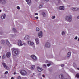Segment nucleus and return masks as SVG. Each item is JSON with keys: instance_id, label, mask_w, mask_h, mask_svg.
Returning <instances> with one entry per match:
<instances>
[{"instance_id": "nucleus-1", "label": "nucleus", "mask_w": 79, "mask_h": 79, "mask_svg": "<svg viewBox=\"0 0 79 79\" xmlns=\"http://www.w3.org/2000/svg\"><path fill=\"white\" fill-rule=\"evenodd\" d=\"M12 51L13 55L14 56H15L18 54V50L17 49L13 48L12 49Z\"/></svg>"}, {"instance_id": "nucleus-2", "label": "nucleus", "mask_w": 79, "mask_h": 79, "mask_svg": "<svg viewBox=\"0 0 79 79\" xmlns=\"http://www.w3.org/2000/svg\"><path fill=\"white\" fill-rule=\"evenodd\" d=\"M20 73L23 76H25L27 74L26 71L24 70H22L20 71Z\"/></svg>"}, {"instance_id": "nucleus-3", "label": "nucleus", "mask_w": 79, "mask_h": 79, "mask_svg": "<svg viewBox=\"0 0 79 79\" xmlns=\"http://www.w3.org/2000/svg\"><path fill=\"white\" fill-rule=\"evenodd\" d=\"M65 19L67 20V21L70 22L71 21V16L68 17L67 16L66 17Z\"/></svg>"}, {"instance_id": "nucleus-4", "label": "nucleus", "mask_w": 79, "mask_h": 79, "mask_svg": "<svg viewBox=\"0 0 79 79\" xmlns=\"http://www.w3.org/2000/svg\"><path fill=\"white\" fill-rule=\"evenodd\" d=\"M2 64L3 65L4 67L6 68V69H9V67H8L6 65V63H2Z\"/></svg>"}, {"instance_id": "nucleus-5", "label": "nucleus", "mask_w": 79, "mask_h": 79, "mask_svg": "<svg viewBox=\"0 0 79 79\" xmlns=\"http://www.w3.org/2000/svg\"><path fill=\"white\" fill-rule=\"evenodd\" d=\"M22 43V42L21 40H19L18 42V45H19V46H22L23 44Z\"/></svg>"}, {"instance_id": "nucleus-6", "label": "nucleus", "mask_w": 79, "mask_h": 79, "mask_svg": "<svg viewBox=\"0 0 79 79\" xmlns=\"http://www.w3.org/2000/svg\"><path fill=\"white\" fill-rule=\"evenodd\" d=\"M31 58H32L33 60H37V57L36 56L34 55H32L31 56Z\"/></svg>"}, {"instance_id": "nucleus-7", "label": "nucleus", "mask_w": 79, "mask_h": 79, "mask_svg": "<svg viewBox=\"0 0 79 79\" xmlns=\"http://www.w3.org/2000/svg\"><path fill=\"white\" fill-rule=\"evenodd\" d=\"M71 10L73 11H77V10H79V8H71Z\"/></svg>"}, {"instance_id": "nucleus-8", "label": "nucleus", "mask_w": 79, "mask_h": 79, "mask_svg": "<svg viewBox=\"0 0 79 79\" xmlns=\"http://www.w3.org/2000/svg\"><path fill=\"white\" fill-rule=\"evenodd\" d=\"M38 36L39 38H40L42 37V32L41 31L38 34Z\"/></svg>"}, {"instance_id": "nucleus-9", "label": "nucleus", "mask_w": 79, "mask_h": 79, "mask_svg": "<svg viewBox=\"0 0 79 79\" xmlns=\"http://www.w3.org/2000/svg\"><path fill=\"white\" fill-rule=\"evenodd\" d=\"M46 47H50V44L48 42H47L45 45Z\"/></svg>"}, {"instance_id": "nucleus-10", "label": "nucleus", "mask_w": 79, "mask_h": 79, "mask_svg": "<svg viewBox=\"0 0 79 79\" xmlns=\"http://www.w3.org/2000/svg\"><path fill=\"white\" fill-rule=\"evenodd\" d=\"M6 56L7 58H9V57H10L11 56V53H10V52H8L6 54Z\"/></svg>"}, {"instance_id": "nucleus-11", "label": "nucleus", "mask_w": 79, "mask_h": 79, "mask_svg": "<svg viewBox=\"0 0 79 79\" xmlns=\"http://www.w3.org/2000/svg\"><path fill=\"white\" fill-rule=\"evenodd\" d=\"M0 2L2 4H5L6 2H5V0H0Z\"/></svg>"}, {"instance_id": "nucleus-12", "label": "nucleus", "mask_w": 79, "mask_h": 79, "mask_svg": "<svg viewBox=\"0 0 79 79\" xmlns=\"http://www.w3.org/2000/svg\"><path fill=\"white\" fill-rule=\"evenodd\" d=\"M59 9L60 10H64V6H60L59 7Z\"/></svg>"}, {"instance_id": "nucleus-13", "label": "nucleus", "mask_w": 79, "mask_h": 79, "mask_svg": "<svg viewBox=\"0 0 79 79\" xmlns=\"http://www.w3.org/2000/svg\"><path fill=\"white\" fill-rule=\"evenodd\" d=\"M37 69H38V71H39V72H40L42 71V69L40 68L39 67H37Z\"/></svg>"}, {"instance_id": "nucleus-14", "label": "nucleus", "mask_w": 79, "mask_h": 79, "mask_svg": "<svg viewBox=\"0 0 79 79\" xmlns=\"http://www.w3.org/2000/svg\"><path fill=\"white\" fill-rule=\"evenodd\" d=\"M71 52H69L67 54V57H69L70 56H71Z\"/></svg>"}, {"instance_id": "nucleus-15", "label": "nucleus", "mask_w": 79, "mask_h": 79, "mask_svg": "<svg viewBox=\"0 0 79 79\" xmlns=\"http://www.w3.org/2000/svg\"><path fill=\"white\" fill-rule=\"evenodd\" d=\"M6 16V15L5 14L4 15H2L1 16V18H2V19H5V16Z\"/></svg>"}, {"instance_id": "nucleus-16", "label": "nucleus", "mask_w": 79, "mask_h": 79, "mask_svg": "<svg viewBox=\"0 0 79 79\" xmlns=\"http://www.w3.org/2000/svg\"><path fill=\"white\" fill-rule=\"evenodd\" d=\"M35 41L36 42V43L37 44H39V39L38 38H36L35 39Z\"/></svg>"}, {"instance_id": "nucleus-17", "label": "nucleus", "mask_w": 79, "mask_h": 79, "mask_svg": "<svg viewBox=\"0 0 79 79\" xmlns=\"http://www.w3.org/2000/svg\"><path fill=\"white\" fill-rule=\"evenodd\" d=\"M31 0H26V1L28 4H29V3H31Z\"/></svg>"}, {"instance_id": "nucleus-18", "label": "nucleus", "mask_w": 79, "mask_h": 79, "mask_svg": "<svg viewBox=\"0 0 79 79\" xmlns=\"http://www.w3.org/2000/svg\"><path fill=\"white\" fill-rule=\"evenodd\" d=\"M24 39L26 40H27V39H29V36H28V35L26 36L24 38Z\"/></svg>"}, {"instance_id": "nucleus-19", "label": "nucleus", "mask_w": 79, "mask_h": 79, "mask_svg": "<svg viewBox=\"0 0 79 79\" xmlns=\"http://www.w3.org/2000/svg\"><path fill=\"white\" fill-rule=\"evenodd\" d=\"M35 68V65H32L31 68V70H33V69H34V68Z\"/></svg>"}, {"instance_id": "nucleus-20", "label": "nucleus", "mask_w": 79, "mask_h": 79, "mask_svg": "<svg viewBox=\"0 0 79 79\" xmlns=\"http://www.w3.org/2000/svg\"><path fill=\"white\" fill-rule=\"evenodd\" d=\"M76 77H77V78H79V74H77L76 75Z\"/></svg>"}, {"instance_id": "nucleus-21", "label": "nucleus", "mask_w": 79, "mask_h": 79, "mask_svg": "<svg viewBox=\"0 0 79 79\" xmlns=\"http://www.w3.org/2000/svg\"><path fill=\"white\" fill-rule=\"evenodd\" d=\"M1 43L2 44H3L5 43V41L3 40H2L1 41Z\"/></svg>"}, {"instance_id": "nucleus-22", "label": "nucleus", "mask_w": 79, "mask_h": 79, "mask_svg": "<svg viewBox=\"0 0 79 79\" xmlns=\"http://www.w3.org/2000/svg\"><path fill=\"white\" fill-rule=\"evenodd\" d=\"M73 65L74 66V67H76V63L74 62L73 64Z\"/></svg>"}, {"instance_id": "nucleus-23", "label": "nucleus", "mask_w": 79, "mask_h": 79, "mask_svg": "<svg viewBox=\"0 0 79 79\" xmlns=\"http://www.w3.org/2000/svg\"><path fill=\"white\" fill-rule=\"evenodd\" d=\"M6 43L7 45L10 44V42H9L8 40H6Z\"/></svg>"}, {"instance_id": "nucleus-24", "label": "nucleus", "mask_w": 79, "mask_h": 79, "mask_svg": "<svg viewBox=\"0 0 79 79\" xmlns=\"http://www.w3.org/2000/svg\"><path fill=\"white\" fill-rule=\"evenodd\" d=\"M12 30L13 31H14V32H16V30L15 29V28H13L12 29Z\"/></svg>"}, {"instance_id": "nucleus-25", "label": "nucleus", "mask_w": 79, "mask_h": 79, "mask_svg": "<svg viewBox=\"0 0 79 79\" xmlns=\"http://www.w3.org/2000/svg\"><path fill=\"white\" fill-rule=\"evenodd\" d=\"M6 57V56H5V55H3L2 56V59H5V58Z\"/></svg>"}, {"instance_id": "nucleus-26", "label": "nucleus", "mask_w": 79, "mask_h": 79, "mask_svg": "<svg viewBox=\"0 0 79 79\" xmlns=\"http://www.w3.org/2000/svg\"><path fill=\"white\" fill-rule=\"evenodd\" d=\"M42 15H43V16H44V17L45 16V15H46L45 13L44 12L43 13Z\"/></svg>"}, {"instance_id": "nucleus-27", "label": "nucleus", "mask_w": 79, "mask_h": 79, "mask_svg": "<svg viewBox=\"0 0 79 79\" xmlns=\"http://www.w3.org/2000/svg\"><path fill=\"white\" fill-rule=\"evenodd\" d=\"M17 79H21V77L20 76H18Z\"/></svg>"}, {"instance_id": "nucleus-28", "label": "nucleus", "mask_w": 79, "mask_h": 79, "mask_svg": "<svg viewBox=\"0 0 79 79\" xmlns=\"http://www.w3.org/2000/svg\"><path fill=\"white\" fill-rule=\"evenodd\" d=\"M62 35H64L65 34V32L64 31H63L62 33Z\"/></svg>"}, {"instance_id": "nucleus-29", "label": "nucleus", "mask_w": 79, "mask_h": 79, "mask_svg": "<svg viewBox=\"0 0 79 79\" xmlns=\"http://www.w3.org/2000/svg\"><path fill=\"white\" fill-rule=\"evenodd\" d=\"M42 5H40V6H39V8H42Z\"/></svg>"}, {"instance_id": "nucleus-30", "label": "nucleus", "mask_w": 79, "mask_h": 79, "mask_svg": "<svg viewBox=\"0 0 79 79\" xmlns=\"http://www.w3.org/2000/svg\"><path fill=\"white\" fill-rule=\"evenodd\" d=\"M28 44H29V45H31V42L30 41H29L28 42Z\"/></svg>"}, {"instance_id": "nucleus-31", "label": "nucleus", "mask_w": 79, "mask_h": 79, "mask_svg": "<svg viewBox=\"0 0 79 79\" xmlns=\"http://www.w3.org/2000/svg\"><path fill=\"white\" fill-rule=\"evenodd\" d=\"M36 30L37 31H39V28H36Z\"/></svg>"}, {"instance_id": "nucleus-32", "label": "nucleus", "mask_w": 79, "mask_h": 79, "mask_svg": "<svg viewBox=\"0 0 79 79\" xmlns=\"http://www.w3.org/2000/svg\"><path fill=\"white\" fill-rule=\"evenodd\" d=\"M34 45V43L31 42V44H30V45Z\"/></svg>"}, {"instance_id": "nucleus-33", "label": "nucleus", "mask_w": 79, "mask_h": 79, "mask_svg": "<svg viewBox=\"0 0 79 79\" xmlns=\"http://www.w3.org/2000/svg\"><path fill=\"white\" fill-rule=\"evenodd\" d=\"M17 9H18V10H19V9H20V7H19V6H18L17 7Z\"/></svg>"}, {"instance_id": "nucleus-34", "label": "nucleus", "mask_w": 79, "mask_h": 79, "mask_svg": "<svg viewBox=\"0 0 79 79\" xmlns=\"http://www.w3.org/2000/svg\"><path fill=\"white\" fill-rule=\"evenodd\" d=\"M50 65H51V64H47V66H48V67H49V66H50Z\"/></svg>"}, {"instance_id": "nucleus-35", "label": "nucleus", "mask_w": 79, "mask_h": 79, "mask_svg": "<svg viewBox=\"0 0 79 79\" xmlns=\"http://www.w3.org/2000/svg\"><path fill=\"white\" fill-rule=\"evenodd\" d=\"M8 71H6V72H5V74H8Z\"/></svg>"}, {"instance_id": "nucleus-36", "label": "nucleus", "mask_w": 79, "mask_h": 79, "mask_svg": "<svg viewBox=\"0 0 79 79\" xmlns=\"http://www.w3.org/2000/svg\"><path fill=\"white\" fill-rule=\"evenodd\" d=\"M43 67H44V68H45V67H46V65L45 64H44L43 65Z\"/></svg>"}, {"instance_id": "nucleus-37", "label": "nucleus", "mask_w": 79, "mask_h": 79, "mask_svg": "<svg viewBox=\"0 0 79 79\" xmlns=\"http://www.w3.org/2000/svg\"><path fill=\"white\" fill-rule=\"evenodd\" d=\"M54 18H55V16H53L52 17V19H54Z\"/></svg>"}, {"instance_id": "nucleus-38", "label": "nucleus", "mask_w": 79, "mask_h": 79, "mask_svg": "<svg viewBox=\"0 0 79 79\" xmlns=\"http://www.w3.org/2000/svg\"><path fill=\"white\" fill-rule=\"evenodd\" d=\"M77 36H76L75 38V40H77Z\"/></svg>"}, {"instance_id": "nucleus-39", "label": "nucleus", "mask_w": 79, "mask_h": 79, "mask_svg": "<svg viewBox=\"0 0 79 79\" xmlns=\"http://www.w3.org/2000/svg\"><path fill=\"white\" fill-rule=\"evenodd\" d=\"M35 15H38V13H35Z\"/></svg>"}, {"instance_id": "nucleus-40", "label": "nucleus", "mask_w": 79, "mask_h": 79, "mask_svg": "<svg viewBox=\"0 0 79 79\" xmlns=\"http://www.w3.org/2000/svg\"><path fill=\"white\" fill-rule=\"evenodd\" d=\"M42 76L43 77H45V75H43Z\"/></svg>"}, {"instance_id": "nucleus-41", "label": "nucleus", "mask_w": 79, "mask_h": 79, "mask_svg": "<svg viewBox=\"0 0 79 79\" xmlns=\"http://www.w3.org/2000/svg\"><path fill=\"white\" fill-rule=\"evenodd\" d=\"M64 66V64H62L61 65V66L62 67H63V66Z\"/></svg>"}, {"instance_id": "nucleus-42", "label": "nucleus", "mask_w": 79, "mask_h": 79, "mask_svg": "<svg viewBox=\"0 0 79 79\" xmlns=\"http://www.w3.org/2000/svg\"><path fill=\"white\" fill-rule=\"evenodd\" d=\"M35 18L36 19H39V17H35Z\"/></svg>"}, {"instance_id": "nucleus-43", "label": "nucleus", "mask_w": 79, "mask_h": 79, "mask_svg": "<svg viewBox=\"0 0 79 79\" xmlns=\"http://www.w3.org/2000/svg\"><path fill=\"white\" fill-rule=\"evenodd\" d=\"M14 75H15V74H16V72H15L14 73Z\"/></svg>"}, {"instance_id": "nucleus-44", "label": "nucleus", "mask_w": 79, "mask_h": 79, "mask_svg": "<svg viewBox=\"0 0 79 79\" xmlns=\"http://www.w3.org/2000/svg\"><path fill=\"white\" fill-rule=\"evenodd\" d=\"M45 1H46V2H48V1H49V0H44Z\"/></svg>"}, {"instance_id": "nucleus-45", "label": "nucleus", "mask_w": 79, "mask_h": 79, "mask_svg": "<svg viewBox=\"0 0 79 79\" xmlns=\"http://www.w3.org/2000/svg\"><path fill=\"white\" fill-rule=\"evenodd\" d=\"M11 79H14V78H13V77H12L11 78Z\"/></svg>"}, {"instance_id": "nucleus-46", "label": "nucleus", "mask_w": 79, "mask_h": 79, "mask_svg": "<svg viewBox=\"0 0 79 79\" xmlns=\"http://www.w3.org/2000/svg\"><path fill=\"white\" fill-rule=\"evenodd\" d=\"M23 44V45H26V44L25 43H24Z\"/></svg>"}, {"instance_id": "nucleus-47", "label": "nucleus", "mask_w": 79, "mask_h": 79, "mask_svg": "<svg viewBox=\"0 0 79 79\" xmlns=\"http://www.w3.org/2000/svg\"><path fill=\"white\" fill-rule=\"evenodd\" d=\"M77 18L79 19V16L77 17Z\"/></svg>"}, {"instance_id": "nucleus-48", "label": "nucleus", "mask_w": 79, "mask_h": 79, "mask_svg": "<svg viewBox=\"0 0 79 79\" xmlns=\"http://www.w3.org/2000/svg\"><path fill=\"white\" fill-rule=\"evenodd\" d=\"M77 69L78 70H79V68H77Z\"/></svg>"}, {"instance_id": "nucleus-49", "label": "nucleus", "mask_w": 79, "mask_h": 79, "mask_svg": "<svg viewBox=\"0 0 79 79\" xmlns=\"http://www.w3.org/2000/svg\"><path fill=\"white\" fill-rule=\"evenodd\" d=\"M58 0V1H59V2H60V0Z\"/></svg>"}, {"instance_id": "nucleus-50", "label": "nucleus", "mask_w": 79, "mask_h": 79, "mask_svg": "<svg viewBox=\"0 0 79 79\" xmlns=\"http://www.w3.org/2000/svg\"><path fill=\"white\" fill-rule=\"evenodd\" d=\"M2 11V10H0V12H1Z\"/></svg>"}, {"instance_id": "nucleus-51", "label": "nucleus", "mask_w": 79, "mask_h": 79, "mask_svg": "<svg viewBox=\"0 0 79 79\" xmlns=\"http://www.w3.org/2000/svg\"><path fill=\"white\" fill-rule=\"evenodd\" d=\"M78 41H79V38L78 39Z\"/></svg>"}, {"instance_id": "nucleus-52", "label": "nucleus", "mask_w": 79, "mask_h": 79, "mask_svg": "<svg viewBox=\"0 0 79 79\" xmlns=\"http://www.w3.org/2000/svg\"><path fill=\"white\" fill-rule=\"evenodd\" d=\"M1 58V56H0V58Z\"/></svg>"}, {"instance_id": "nucleus-53", "label": "nucleus", "mask_w": 79, "mask_h": 79, "mask_svg": "<svg viewBox=\"0 0 79 79\" xmlns=\"http://www.w3.org/2000/svg\"><path fill=\"white\" fill-rule=\"evenodd\" d=\"M33 75H34V73H33Z\"/></svg>"}, {"instance_id": "nucleus-54", "label": "nucleus", "mask_w": 79, "mask_h": 79, "mask_svg": "<svg viewBox=\"0 0 79 79\" xmlns=\"http://www.w3.org/2000/svg\"><path fill=\"white\" fill-rule=\"evenodd\" d=\"M0 48H1V47H0Z\"/></svg>"}, {"instance_id": "nucleus-55", "label": "nucleus", "mask_w": 79, "mask_h": 79, "mask_svg": "<svg viewBox=\"0 0 79 79\" xmlns=\"http://www.w3.org/2000/svg\"><path fill=\"white\" fill-rule=\"evenodd\" d=\"M32 77H33V76H32Z\"/></svg>"}]
</instances>
